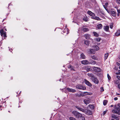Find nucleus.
I'll return each mask as SVG.
<instances>
[{"label": "nucleus", "instance_id": "nucleus-1", "mask_svg": "<svg viewBox=\"0 0 120 120\" xmlns=\"http://www.w3.org/2000/svg\"><path fill=\"white\" fill-rule=\"evenodd\" d=\"M72 113L75 117L77 118L81 116V114L75 111H73Z\"/></svg>", "mask_w": 120, "mask_h": 120}, {"label": "nucleus", "instance_id": "nucleus-2", "mask_svg": "<svg viewBox=\"0 0 120 120\" xmlns=\"http://www.w3.org/2000/svg\"><path fill=\"white\" fill-rule=\"evenodd\" d=\"M76 87L79 89L85 90L86 89V87L82 85H77L76 86Z\"/></svg>", "mask_w": 120, "mask_h": 120}, {"label": "nucleus", "instance_id": "nucleus-3", "mask_svg": "<svg viewBox=\"0 0 120 120\" xmlns=\"http://www.w3.org/2000/svg\"><path fill=\"white\" fill-rule=\"evenodd\" d=\"M91 79L96 84H98L99 82V80L97 78L94 77L93 78Z\"/></svg>", "mask_w": 120, "mask_h": 120}, {"label": "nucleus", "instance_id": "nucleus-4", "mask_svg": "<svg viewBox=\"0 0 120 120\" xmlns=\"http://www.w3.org/2000/svg\"><path fill=\"white\" fill-rule=\"evenodd\" d=\"M92 68L94 71L95 72H98L101 71V70L98 67H93Z\"/></svg>", "mask_w": 120, "mask_h": 120}, {"label": "nucleus", "instance_id": "nucleus-5", "mask_svg": "<svg viewBox=\"0 0 120 120\" xmlns=\"http://www.w3.org/2000/svg\"><path fill=\"white\" fill-rule=\"evenodd\" d=\"M84 113L88 115H91L92 114V112L91 111L88 110H86V109H85Z\"/></svg>", "mask_w": 120, "mask_h": 120}, {"label": "nucleus", "instance_id": "nucleus-6", "mask_svg": "<svg viewBox=\"0 0 120 120\" xmlns=\"http://www.w3.org/2000/svg\"><path fill=\"white\" fill-rule=\"evenodd\" d=\"M81 63L83 64L86 65L90 64L89 62L87 60H84L81 61Z\"/></svg>", "mask_w": 120, "mask_h": 120}, {"label": "nucleus", "instance_id": "nucleus-7", "mask_svg": "<svg viewBox=\"0 0 120 120\" xmlns=\"http://www.w3.org/2000/svg\"><path fill=\"white\" fill-rule=\"evenodd\" d=\"M1 35L2 36L3 35V37H6V33L5 32H4L3 29H1L0 30Z\"/></svg>", "mask_w": 120, "mask_h": 120}, {"label": "nucleus", "instance_id": "nucleus-8", "mask_svg": "<svg viewBox=\"0 0 120 120\" xmlns=\"http://www.w3.org/2000/svg\"><path fill=\"white\" fill-rule=\"evenodd\" d=\"M84 82H85L86 84L88 86L90 87L92 86V84L86 79H84Z\"/></svg>", "mask_w": 120, "mask_h": 120}, {"label": "nucleus", "instance_id": "nucleus-9", "mask_svg": "<svg viewBox=\"0 0 120 120\" xmlns=\"http://www.w3.org/2000/svg\"><path fill=\"white\" fill-rule=\"evenodd\" d=\"M71 70H73L75 71L76 70L77 68L71 65H69L68 67Z\"/></svg>", "mask_w": 120, "mask_h": 120}, {"label": "nucleus", "instance_id": "nucleus-10", "mask_svg": "<svg viewBox=\"0 0 120 120\" xmlns=\"http://www.w3.org/2000/svg\"><path fill=\"white\" fill-rule=\"evenodd\" d=\"M75 107L77 108L79 110L83 112H84L85 110V109H84L83 108H80L78 106H75Z\"/></svg>", "mask_w": 120, "mask_h": 120}, {"label": "nucleus", "instance_id": "nucleus-11", "mask_svg": "<svg viewBox=\"0 0 120 120\" xmlns=\"http://www.w3.org/2000/svg\"><path fill=\"white\" fill-rule=\"evenodd\" d=\"M87 13L88 15L92 16L93 17L95 16V14L90 11H88Z\"/></svg>", "mask_w": 120, "mask_h": 120}, {"label": "nucleus", "instance_id": "nucleus-12", "mask_svg": "<svg viewBox=\"0 0 120 120\" xmlns=\"http://www.w3.org/2000/svg\"><path fill=\"white\" fill-rule=\"evenodd\" d=\"M90 101V100L88 99V100L85 99L84 100V103L86 104L87 105L89 104Z\"/></svg>", "mask_w": 120, "mask_h": 120}, {"label": "nucleus", "instance_id": "nucleus-13", "mask_svg": "<svg viewBox=\"0 0 120 120\" xmlns=\"http://www.w3.org/2000/svg\"><path fill=\"white\" fill-rule=\"evenodd\" d=\"M84 26H83L82 28H81V30H83L84 32H87L89 30V29L86 28H84Z\"/></svg>", "mask_w": 120, "mask_h": 120}, {"label": "nucleus", "instance_id": "nucleus-14", "mask_svg": "<svg viewBox=\"0 0 120 120\" xmlns=\"http://www.w3.org/2000/svg\"><path fill=\"white\" fill-rule=\"evenodd\" d=\"M102 24L100 23L97 25V28L98 29H100L102 28Z\"/></svg>", "mask_w": 120, "mask_h": 120}, {"label": "nucleus", "instance_id": "nucleus-15", "mask_svg": "<svg viewBox=\"0 0 120 120\" xmlns=\"http://www.w3.org/2000/svg\"><path fill=\"white\" fill-rule=\"evenodd\" d=\"M90 43V42L88 41L85 40L84 41V44L86 45V46H88Z\"/></svg>", "mask_w": 120, "mask_h": 120}, {"label": "nucleus", "instance_id": "nucleus-16", "mask_svg": "<svg viewBox=\"0 0 120 120\" xmlns=\"http://www.w3.org/2000/svg\"><path fill=\"white\" fill-rule=\"evenodd\" d=\"M84 37L86 38V39H89L90 37V35L89 34H86L84 35Z\"/></svg>", "mask_w": 120, "mask_h": 120}, {"label": "nucleus", "instance_id": "nucleus-17", "mask_svg": "<svg viewBox=\"0 0 120 120\" xmlns=\"http://www.w3.org/2000/svg\"><path fill=\"white\" fill-rule=\"evenodd\" d=\"M109 26H104V29L105 30L108 32L109 31Z\"/></svg>", "mask_w": 120, "mask_h": 120}, {"label": "nucleus", "instance_id": "nucleus-18", "mask_svg": "<svg viewBox=\"0 0 120 120\" xmlns=\"http://www.w3.org/2000/svg\"><path fill=\"white\" fill-rule=\"evenodd\" d=\"M80 57L82 59L86 58V57L83 53H81L80 55Z\"/></svg>", "mask_w": 120, "mask_h": 120}, {"label": "nucleus", "instance_id": "nucleus-19", "mask_svg": "<svg viewBox=\"0 0 120 120\" xmlns=\"http://www.w3.org/2000/svg\"><path fill=\"white\" fill-rule=\"evenodd\" d=\"M112 117L116 119V120H119V118L117 117L116 115L114 114H112Z\"/></svg>", "mask_w": 120, "mask_h": 120}, {"label": "nucleus", "instance_id": "nucleus-20", "mask_svg": "<svg viewBox=\"0 0 120 120\" xmlns=\"http://www.w3.org/2000/svg\"><path fill=\"white\" fill-rule=\"evenodd\" d=\"M78 120H85V118L81 114V116H80L78 118Z\"/></svg>", "mask_w": 120, "mask_h": 120}, {"label": "nucleus", "instance_id": "nucleus-21", "mask_svg": "<svg viewBox=\"0 0 120 120\" xmlns=\"http://www.w3.org/2000/svg\"><path fill=\"white\" fill-rule=\"evenodd\" d=\"M85 96L86 95H91L92 94V93L91 92H84Z\"/></svg>", "mask_w": 120, "mask_h": 120}, {"label": "nucleus", "instance_id": "nucleus-22", "mask_svg": "<svg viewBox=\"0 0 120 120\" xmlns=\"http://www.w3.org/2000/svg\"><path fill=\"white\" fill-rule=\"evenodd\" d=\"M68 91L72 92H74L76 91V90L73 89H70L68 88Z\"/></svg>", "mask_w": 120, "mask_h": 120}, {"label": "nucleus", "instance_id": "nucleus-23", "mask_svg": "<svg viewBox=\"0 0 120 120\" xmlns=\"http://www.w3.org/2000/svg\"><path fill=\"white\" fill-rule=\"evenodd\" d=\"M93 47L94 49V50L96 51L98 50L99 49V47L97 45L93 46Z\"/></svg>", "mask_w": 120, "mask_h": 120}, {"label": "nucleus", "instance_id": "nucleus-24", "mask_svg": "<svg viewBox=\"0 0 120 120\" xmlns=\"http://www.w3.org/2000/svg\"><path fill=\"white\" fill-rule=\"evenodd\" d=\"M112 112L114 113H116L117 114L120 115V113L118 112L117 111L113 109L112 111Z\"/></svg>", "mask_w": 120, "mask_h": 120}, {"label": "nucleus", "instance_id": "nucleus-25", "mask_svg": "<svg viewBox=\"0 0 120 120\" xmlns=\"http://www.w3.org/2000/svg\"><path fill=\"white\" fill-rule=\"evenodd\" d=\"M87 75L89 77H91L90 79L93 78L94 77V75L92 73H88L87 74Z\"/></svg>", "mask_w": 120, "mask_h": 120}, {"label": "nucleus", "instance_id": "nucleus-26", "mask_svg": "<svg viewBox=\"0 0 120 120\" xmlns=\"http://www.w3.org/2000/svg\"><path fill=\"white\" fill-rule=\"evenodd\" d=\"M120 35V30H118L116 32L115 34L116 36H118Z\"/></svg>", "mask_w": 120, "mask_h": 120}, {"label": "nucleus", "instance_id": "nucleus-27", "mask_svg": "<svg viewBox=\"0 0 120 120\" xmlns=\"http://www.w3.org/2000/svg\"><path fill=\"white\" fill-rule=\"evenodd\" d=\"M83 20L85 22H87L88 21V18L87 16H84L83 18Z\"/></svg>", "mask_w": 120, "mask_h": 120}, {"label": "nucleus", "instance_id": "nucleus-28", "mask_svg": "<svg viewBox=\"0 0 120 120\" xmlns=\"http://www.w3.org/2000/svg\"><path fill=\"white\" fill-rule=\"evenodd\" d=\"M85 69L87 71H90L91 70V69L89 67L87 66L86 67Z\"/></svg>", "mask_w": 120, "mask_h": 120}, {"label": "nucleus", "instance_id": "nucleus-29", "mask_svg": "<svg viewBox=\"0 0 120 120\" xmlns=\"http://www.w3.org/2000/svg\"><path fill=\"white\" fill-rule=\"evenodd\" d=\"M90 53H93V54L95 53V52L94 50L92 49H90Z\"/></svg>", "mask_w": 120, "mask_h": 120}, {"label": "nucleus", "instance_id": "nucleus-30", "mask_svg": "<svg viewBox=\"0 0 120 120\" xmlns=\"http://www.w3.org/2000/svg\"><path fill=\"white\" fill-rule=\"evenodd\" d=\"M91 57L92 59H94V60H98V58L94 55L92 56Z\"/></svg>", "mask_w": 120, "mask_h": 120}, {"label": "nucleus", "instance_id": "nucleus-31", "mask_svg": "<svg viewBox=\"0 0 120 120\" xmlns=\"http://www.w3.org/2000/svg\"><path fill=\"white\" fill-rule=\"evenodd\" d=\"M120 105V104H118L119 107L116 108V109L118 111V112H120V107L119 106Z\"/></svg>", "mask_w": 120, "mask_h": 120}, {"label": "nucleus", "instance_id": "nucleus-32", "mask_svg": "<svg viewBox=\"0 0 120 120\" xmlns=\"http://www.w3.org/2000/svg\"><path fill=\"white\" fill-rule=\"evenodd\" d=\"M93 34H94V36L96 37H98L99 36L98 34L96 32H94Z\"/></svg>", "mask_w": 120, "mask_h": 120}, {"label": "nucleus", "instance_id": "nucleus-33", "mask_svg": "<svg viewBox=\"0 0 120 120\" xmlns=\"http://www.w3.org/2000/svg\"><path fill=\"white\" fill-rule=\"evenodd\" d=\"M90 63L91 64L94 65L95 64H96V62L95 61L92 60L90 62Z\"/></svg>", "mask_w": 120, "mask_h": 120}, {"label": "nucleus", "instance_id": "nucleus-34", "mask_svg": "<svg viewBox=\"0 0 120 120\" xmlns=\"http://www.w3.org/2000/svg\"><path fill=\"white\" fill-rule=\"evenodd\" d=\"M101 40V39L99 38H96L95 39V40L97 41H100Z\"/></svg>", "mask_w": 120, "mask_h": 120}, {"label": "nucleus", "instance_id": "nucleus-35", "mask_svg": "<svg viewBox=\"0 0 120 120\" xmlns=\"http://www.w3.org/2000/svg\"><path fill=\"white\" fill-rule=\"evenodd\" d=\"M108 53H105V59L106 60L108 57Z\"/></svg>", "mask_w": 120, "mask_h": 120}, {"label": "nucleus", "instance_id": "nucleus-36", "mask_svg": "<svg viewBox=\"0 0 120 120\" xmlns=\"http://www.w3.org/2000/svg\"><path fill=\"white\" fill-rule=\"evenodd\" d=\"M111 14L114 16H115L116 15L115 12V11H111Z\"/></svg>", "mask_w": 120, "mask_h": 120}, {"label": "nucleus", "instance_id": "nucleus-37", "mask_svg": "<svg viewBox=\"0 0 120 120\" xmlns=\"http://www.w3.org/2000/svg\"><path fill=\"white\" fill-rule=\"evenodd\" d=\"M89 106L92 109H93L94 108V105H89Z\"/></svg>", "mask_w": 120, "mask_h": 120}, {"label": "nucleus", "instance_id": "nucleus-38", "mask_svg": "<svg viewBox=\"0 0 120 120\" xmlns=\"http://www.w3.org/2000/svg\"><path fill=\"white\" fill-rule=\"evenodd\" d=\"M67 90H68V88H64L63 89V90L64 91V92L65 93H66V94L67 93Z\"/></svg>", "mask_w": 120, "mask_h": 120}, {"label": "nucleus", "instance_id": "nucleus-39", "mask_svg": "<svg viewBox=\"0 0 120 120\" xmlns=\"http://www.w3.org/2000/svg\"><path fill=\"white\" fill-rule=\"evenodd\" d=\"M107 102V101L106 100H104L103 102V105H105L106 104Z\"/></svg>", "mask_w": 120, "mask_h": 120}, {"label": "nucleus", "instance_id": "nucleus-40", "mask_svg": "<svg viewBox=\"0 0 120 120\" xmlns=\"http://www.w3.org/2000/svg\"><path fill=\"white\" fill-rule=\"evenodd\" d=\"M80 96L79 95H78V96L79 97H80V96H82V97L85 96V95L84 94V92H83V93H82L80 94Z\"/></svg>", "mask_w": 120, "mask_h": 120}, {"label": "nucleus", "instance_id": "nucleus-41", "mask_svg": "<svg viewBox=\"0 0 120 120\" xmlns=\"http://www.w3.org/2000/svg\"><path fill=\"white\" fill-rule=\"evenodd\" d=\"M107 77L108 78V79L109 80H110L111 79V77L110 76V75H109L108 74H107Z\"/></svg>", "mask_w": 120, "mask_h": 120}, {"label": "nucleus", "instance_id": "nucleus-42", "mask_svg": "<svg viewBox=\"0 0 120 120\" xmlns=\"http://www.w3.org/2000/svg\"><path fill=\"white\" fill-rule=\"evenodd\" d=\"M70 120H76L75 118L73 117H71L69 118Z\"/></svg>", "mask_w": 120, "mask_h": 120}, {"label": "nucleus", "instance_id": "nucleus-43", "mask_svg": "<svg viewBox=\"0 0 120 120\" xmlns=\"http://www.w3.org/2000/svg\"><path fill=\"white\" fill-rule=\"evenodd\" d=\"M119 82L118 80H116L115 82V83L116 84H117L119 83Z\"/></svg>", "mask_w": 120, "mask_h": 120}, {"label": "nucleus", "instance_id": "nucleus-44", "mask_svg": "<svg viewBox=\"0 0 120 120\" xmlns=\"http://www.w3.org/2000/svg\"><path fill=\"white\" fill-rule=\"evenodd\" d=\"M96 20H100V18L96 16Z\"/></svg>", "mask_w": 120, "mask_h": 120}, {"label": "nucleus", "instance_id": "nucleus-45", "mask_svg": "<svg viewBox=\"0 0 120 120\" xmlns=\"http://www.w3.org/2000/svg\"><path fill=\"white\" fill-rule=\"evenodd\" d=\"M96 20H100V18L96 16Z\"/></svg>", "mask_w": 120, "mask_h": 120}, {"label": "nucleus", "instance_id": "nucleus-46", "mask_svg": "<svg viewBox=\"0 0 120 120\" xmlns=\"http://www.w3.org/2000/svg\"><path fill=\"white\" fill-rule=\"evenodd\" d=\"M104 91L103 88V87H101L100 88V91Z\"/></svg>", "mask_w": 120, "mask_h": 120}, {"label": "nucleus", "instance_id": "nucleus-47", "mask_svg": "<svg viewBox=\"0 0 120 120\" xmlns=\"http://www.w3.org/2000/svg\"><path fill=\"white\" fill-rule=\"evenodd\" d=\"M116 2L120 5V0H117Z\"/></svg>", "mask_w": 120, "mask_h": 120}, {"label": "nucleus", "instance_id": "nucleus-48", "mask_svg": "<svg viewBox=\"0 0 120 120\" xmlns=\"http://www.w3.org/2000/svg\"><path fill=\"white\" fill-rule=\"evenodd\" d=\"M110 28H111V29H112V28L113 27V26L112 24L110 25Z\"/></svg>", "mask_w": 120, "mask_h": 120}, {"label": "nucleus", "instance_id": "nucleus-49", "mask_svg": "<svg viewBox=\"0 0 120 120\" xmlns=\"http://www.w3.org/2000/svg\"><path fill=\"white\" fill-rule=\"evenodd\" d=\"M117 11L118 13H120V8L119 9L117 10Z\"/></svg>", "mask_w": 120, "mask_h": 120}, {"label": "nucleus", "instance_id": "nucleus-50", "mask_svg": "<svg viewBox=\"0 0 120 120\" xmlns=\"http://www.w3.org/2000/svg\"><path fill=\"white\" fill-rule=\"evenodd\" d=\"M96 16H93L92 17V19H94L96 20Z\"/></svg>", "mask_w": 120, "mask_h": 120}, {"label": "nucleus", "instance_id": "nucleus-51", "mask_svg": "<svg viewBox=\"0 0 120 120\" xmlns=\"http://www.w3.org/2000/svg\"><path fill=\"white\" fill-rule=\"evenodd\" d=\"M116 78L119 79L120 80V77L118 76H116Z\"/></svg>", "mask_w": 120, "mask_h": 120}, {"label": "nucleus", "instance_id": "nucleus-52", "mask_svg": "<svg viewBox=\"0 0 120 120\" xmlns=\"http://www.w3.org/2000/svg\"><path fill=\"white\" fill-rule=\"evenodd\" d=\"M107 112L106 111H104L103 112V115H104Z\"/></svg>", "mask_w": 120, "mask_h": 120}, {"label": "nucleus", "instance_id": "nucleus-53", "mask_svg": "<svg viewBox=\"0 0 120 120\" xmlns=\"http://www.w3.org/2000/svg\"><path fill=\"white\" fill-rule=\"evenodd\" d=\"M114 99L115 100H116L118 99V98H117L116 97L115 98H114Z\"/></svg>", "mask_w": 120, "mask_h": 120}, {"label": "nucleus", "instance_id": "nucleus-54", "mask_svg": "<svg viewBox=\"0 0 120 120\" xmlns=\"http://www.w3.org/2000/svg\"><path fill=\"white\" fill-rule=\"evenodd\" d=\"M118 88L120 89V84L118 85Z\"/></svg>", "mask_w": 120, "mask_h": 120}, {"label": "nucleus", "instance_id": "nucleus-55", "mask_svg": "<svg viewBox=\"0 0 120 120\" xmlns=\"http://www.w3.org/2000/svg\"><path fill=\"white\" fill-rule=\"evenodd\" d=\"M120 64L119 63H117V65L119 66V65H120Z\"/></svg>", "mask_w": 120, "mask_h": 120}, {"label": "nucleus", "instance_id": "nucleus-56", "mask_svg": "<svg viewBox=\"0 0 120 120\" xmlns=\"http://www.w3.org/2000/svg\"><path fill=\"white\" fill-rule=\"evenodd\" d=\"M108 5V3H105V5L106 6H107Z\"/></svg>", "mask_w": 120, "mask_h": 120}, {"label": "nucleus", "instance_id": "nucleus-57", "mask_svg": "<svg viewBox=\"0 0 120 120\" xmlns=\"http://www.w3.org/2000/svg\"><path fill=\"white\" fill-rule=\"evenodd\" d=\"M116 95H120V94H119L118 93H116Z\"/></svg>", "mask_w": 120, "mask_h": 120}, {"label": "nucleus", "instance_id": "nucleus-58", "mask_svg": "<svg viewBox=\"0 0 120 120\" xmlns=\"http://www.w3.org/2000/svg\"><path fill=\"white\" fill-rule=\"evenodd\" d=\"M116 75H119V72L118 73H116Z\"/></svg>", "mask_w": 120, "mask_h": 120}, {"label": "nucleus", "instance_id": "nucleus-59", "mask_svg": "<svg viewBox=\"0 0 120 120\" xmlns=\"http://www.w3.org/2000/svg\"><path fill=\"white\" fill-rule=\"evenodd\" d=\"M110 107H113V105H111V106H110Z\"/></svg>", "mask_w": 120, "mask_h": 120}, {"label": "nucleus", "instance_id": "nucleus-60", "mask_svg": "<svg viewBox=\"0 0 120 120\" xmlns=\"http://www.w3.org/2000/svg\"><path fill=\"white\" fill-rule=\"evenodd\" d=\"M66 30H67V34H68V30L67 29Z\"/></svg>", "mask_w": 120, "mask_h": 120}, {"label": "nucleus", "instance_id": "nucleus-61", "mask_svg": "<svg viewBox=\"0 0 120 120\" xmlns=\"http://www.w3.org/2000/svg\"><path fill=\"white\" fill-rule=\"evenodd\" d=\"M2 107V106H0V108L1 107Z\"/></svg>", "mask_w": 120, "mask_h": 120}, {"label": "nucleus", "instance_id": "nucleus-62", "mask_svg": "<svg viewBox=\"0 0 120 120\" xmlns=\"http://www.w3.org/2000/svg\"><path fill=\"white\" fill-rule=\"evenodd\" d=\"M61 79H60V80H59V81H61Z\"/></svg>", "mask_w": 120, "mask_h": 120}, {"label": "nucleus", "instance_id": "nucleus-63", "mask_svg": "<svg viewBox=\"0 0 120 120\" xmlns=\"http://www.w3.org/2000/svg\"><path fill=\"white\" fill-rule=\"evenodd\" d=\"M111 120H114L113 119H112Z\"/></svg>", "mask_w": 120, "mask_h": 120}, {"label": "nucleus", "instance_id": "nucleus-64", "mask_svg": "<svg viewBox=\"0 0 120 120\" xmlns=\"http://www.w3.org/2000/svg\"><path fill=\"white\" fill-rule=\"evenodd\" d=\"M119 68L120 69V66L119 67Z\"/></svg>", "mask_w": 120, "mask_h": 120}]
</instances>
